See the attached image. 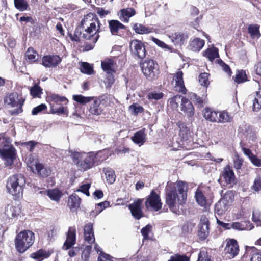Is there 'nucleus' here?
Segmentation results:
<instances>
[{"label":"nucleus","instance_id":"obj_30","mask_svg":"<svg viewBox=\"0 0 261 261\" xmlns=\"http://www.w3.org/2000/svg\"><path fill=\"white\" fill-rule=\"evenodd\" d=\"M261 108V91H257L253 96L252 110L253 112H258Z\"/></svg>","mask_w":261,"mask_h":261},{"label":"nucleus","instance_id":"obj_44","mask_svg":"<svg viewBox=\"0 0 261 261\" xmlns=\"http://www.w3.org/2000/svg\"><path fill=\"white\" fill-rule=\"evenodd\" d=\"M92 99V97H85L82 95H74L73 96V99L81 104L88 103Z\"/></svg>","mask_w":261,"mask_h":261},{"label":"nucleus","instance_id":"obj_40","mask_svg":"<svg viewBox=\"0 0 261 261\" xmlns=\"http://www.w3.org/2000/svg\"><path fill=\"white\" fill-rule=\"evenodd\" d=\"M232 120L231 117L226 111L219 112V116H218V123H226L230 122Z\"/></svg>","mask_w":261,"mask_h":261},{"label":"nucleus","instance_id":"obj_58","mask_svg":"<svg viewBox=\"0 0 261 261\" xmlns=\"http://www.w3.org/2000/svg\"><path fill=\"white\" fill-rule=\"evenodd\" d=\"M252 220L255 222H261V213L259 210H253L252 213Z\"/></svg>","mask_w":261,"mask_h":261},{"label":"nucleus","instance_id":"obj_13","mask_svg":"<svg viewBox=\"0 0 261 261\" xmlns=\"http://www.w3.org/2000/svg\"><path fill=\"white\" fill-rule=\"evenodd\" d=\"M209 221L204 216H202L199 224L198 236L201 240H205L210 233Z\"/></svg>","mask_w":261,"mask_h":261},{"label":"nucleus","instance_id":"obj_3","mask_svg":"<svg viewBox=\"0 0 261 261\" xmlns=\"http://www.w3.org/2000/svg\"><path fill=\"white\" fill-rule=\"evenodd\" d=\"M68 155L80 170L86 171L91 168L95 163V156L93 153L86 154L69 150Z\"/></svg>","mask_w":261,"mask_h":261},{"label":"nucleus","instance_id":"obj_25","mask_svg":"<svg viewBox=\"0 0 261 261\" xmlns=\"http://www.w3.org/2000/svg\"><path fill=\"white\" fill-rule=\"evenodd\" d=\"M254 226L249 221L232 223V228L237 230H250Z\"/></svg>","mask_w":261,"mask_h":261},{"label":"nucleus","instance_id":"obj_37","mask_svg":"<svg viewBox=\"0 0 261 261\" xmlns=\"http://www.w3.org/2000/svg\"><path fill=\"white\" fill-rule=\"evenodd\" d=\"M195 197L197 202L201 206H204L206 204V199L202 191L197 189L195 193Z\"/></svg>","mask_w":261,"mask_h":261},{"label":"nucleus","instance_id":"obj_27","mask_svg":"<svg viewBox=\"0 0 261 261\" xmlns=\"http://www.w3.org/2000/svg\"><path fill=\"white\" fill-rule=\"evenodd\" d=\"M100 100H95L90 107L89 111L90 114L94 115H99L102 113V109L100 106Z\"/></svg>","mask_w":261,"mask_h":261},{"label":"nucleus","instance_id":"obj_19","mask_svg":"<svg viewBox=\"0 0 261 261\" xmlns=\"http://www.w3.org/2000/svg\"><path fill=\"white\" fill-rule=\"evenodd\" d=\"M181 111L185 113L188 117H192L194 114V107L191 102L186 98H184L181 103Z\"/></svg>","mask_w":261,"mask_h":261},{"label":"nucleus","instance_id":"obj_50","mask_svg":"<svg viewBox=\"0 0 261 261\" xmlns=\"http://www.w3.org/2000/svg\"><path fill=\"white\" fill-rule=\"evenodd\" d=\"M199 81L202 86L207 87L210 84L208 74L205 72L201 73L199 76Z\"/></svg>","mask_w":261,"mask_h":261},{"label":"nucleus","instance_id":"obj_6","mask_svg":"<svg viewBox=\"0 0 261 261\" xmlns=\"http://www.w3.org/2000/svg\"><path fill=\"white\" fill-rule=\"evenodd\" d=\"M48 98L50 101V112L52 114H67V107L63 106L68 102L66 97L57 94H51Z\"/></svg>","mask_w":261,"mask_h":261},{"label":"nucleus","instance_id":"obj_59","mask_svg":"<svg viewBox=\"0 0 261 261\" xmlns=\"http://www.w3.org/2000/svg\"><path fill=\"white\" fill-rule=\"evenodd\" d=\"M46 108V106L45 104L42 103L34 108L32 111V114L33 115H36L41 111L45 110Z\"/></svg>","mask_w":261,"mask_h":261},{"label":"nucleus","instance_id":"obj_36","mask_svg":"<svg viewBox=\"0 0 261 261\" xmlns=\"http://www.w3.org/2000/svg\"><path fill=\"white\" fill-rule=\"evenodd\" d=\"M259 26L257 24H251L248 28V31L252 39H258L260 37Z\"/></svg>","mask_w":261,"mask_h":261},{"label":"nucleus","instance_id":"obj_4","mask_svg":"<svg viewBox=\"0 0 261 261\" xmlns=\"http://www.w3.org/2000/svg\"><path fill=\"white\" fill-rule=\"evenodd\" d=\"M25 179L21 174H17L10 176L7 181L6 189L9 194L19 197L22 195L23 187L25 185Z\"/></svg>","mask_w":261,"mask_h":261},{"label":"nucleus","instance_id":"obj_5","mask_svg":"<svg viewBox=\"0 0 261 261\" xmlns=\"http://www.w3.org/2000/svg\"><path fill=\"white\" fill-rule=\"evenodd\" d=\"M34 233L30 230H24L16 236L15 240V247L20 253L24 252L33 244Z\"/></svg>","mask_w":261,"mask_h":261},{"label":"nucleus","instance_id":"obj_31","mask_svg":"<svg viewBox=\"0 0 261 261\" xmlns=\"http://www.w3.org/2000/svg\"><path fill=\"white\" fill-rule=\"evenodd\" d=\"M107 182L110 184H113L116 179L115 171L110 167L104 168L103 169Z\"/></svg>","mask_w":261,"mask_h":261},{"label":"nucleus","instance_id":"obj_7","mask_svg":"<svg viewBox=\"0 0 261 261\" xmlns=\"http://www.w3.org/2000/svg\"><path fill=\"white\" fill-rule=\"evenodd\" d=\"M24 101L22 95L17 92L7 94L4 99V103L9 108H16L15 110L11 111L12 115L18 114L22 112V107Z\"/></svg>","mask_w":261,"mask_h":261},{"label":"nucleus","instance_id":"obj_49","mask_svg":"<svg viewBox=\"0 0 261 261\" xmlns=\"http://www.w3.org/2000/svg\"><path fill=\"white\" fill-rule=\"evenodd\" d=\"M247 81V77L245 71H238L236 75L235 82L238 84L243 83Z\"/></svg>","mask_w":261,"mask_h":261},{"label":"nucleus","instance_id":"obj_43","mask_svg":"<svg viewBox=\"0 0 261 261\" xmlns=\"http://www.w3.org/2000/svg\"><path fill=\"white\" fill-rule=\"evenodd\" d=\"M133 29L136 33L140 34H147L149 33L150 29L148 28L145 27L141 24L136 23L133 25Z\"/></svg>","mask_w":261,"mask_h":261},{"label":"nucleus","instance_id":"obj_45","mask_svg":"<svg viewBox=\"0 0 261 261\" xmlns=\"http://www.w3.org/2000/svg\"><path fill=\"white\" fill-rule=\"evenodd\" d=\"M15 7L19 11H23L27 9L28 5L25 0H14Z\"/></svg>","mask_w":261,"mask_h":261},{"label":"nucleus","instance_id":"obj_46","mask_svg":"<svg viewBox=\"0 0 261 261\" xmlns=\"http://www.w3.org/2000/svg\"><path fill=\"white\" fill-rule=\"evenodd\" d=\"M80 70L82 73L89 75L93 73V67L87 62H83L82 63Z\"/></svg>","mask_w":261,"mask_h":261},{"label":"nucleus","instance_id":"obj_29","mask_svg":"<svg viewBox=\"0 0 261 261\" xmlns=\"http://www.w3.org/2000/svg\"><path fill=\"white\" fill-rule=\"evenodd\" d=\"M205 42L203 40L196 38L191 41L190 46L193 51H199L204 45Z\"/></svg>","mask_w":261,"mask_h":261},{"label":"nucleus","instance_id":"obj_35","mask_svg":"<svg viewBox=\"0 0 261 261\" xmlns=\"http://www.w3.org/2000/svg\"><path fill=\"white\" fill-rule=\"evenodd\" d=\"M179 128V135L183 140H187L190 136V130L182 122L178 123Z\"/></svg>","mask_w":261,"mask_h":261},{"label":"nucleus","instance_id":"obj_63","mask_svg":"<svg viewBox=\"0 0 261 261\" xmlns=\"http://www.w3.org/2000/svg\"><path fill=\"white\" fill-rule=\"evenodd\" d=\"M45 256V253L43 250H39L38 252L31 254L32 258L38 260H42Z\"/></svg>","mask_w":261,"mask_h":261},{"label":"nucleus","instance_id":"obj_23","mask_svg":"<svg viewBox=\"0 0 261 261\" xmlns=\"http://www.w3.org/2000/svg\"><path fill=\"white\" fill-rule=\"evenodd\" d=\"M109 28L113 35L118 34L119 29H125L126 27L117 20H111L108 21Z\"/></svg>","mask_w":261,"mask_h":261},{"label":"nucleus","instance_id":"obj_20","mask_svg":"<svg viewBox=\"0 0 261 261\" xmlns=\"http://www.w3.org/2000/svg\"><path fill=\"white\" fill-rule=\"evenodd\" d=\"M84 239L89 244H92L95 242V237L94 235L93 224L91 223H88L84 226Z\"/></svg>","mask_w":261,"mask_h":261},{"label":"nucleus","instance_id":"obj_61","mask_svg":"<svg viewBox=\"0 0 261 261\" xmlns=\"http://www.w3.org/2000/svg\"><path fill=\"white\" fill-rule=\"evenodd\" d=\"M113 74V73H107V79L106 81L107 88H110L115 81Z\"/></svg>","mask_w":261,"mask_h":261},{"label":"nucleus","instance_id":"obj_28","mask_svg":"<svg viewBox=\"0 0 261 261\" xmlns=\"http://www.w3.org/2000/svg\"><path fill=\"white\" fill-rule=\"evenodd\" d=\"M121 13L120 20L122 22L127 23L129 21V18L135 14V11L132 8H128L121 10Z\"/></svg>","mask_w":261,"mask_h":261},{"label":"nucleus","instance_id":"obj_55","mask_svg":"<svg viewBox=\"0 0 261 261\" xmlns=\"http://www.w3.org/2000/svg\"><path fill=\"white\" fill-rule=\"evenodd\" d=\"M91 249V246H87L84 248V250L83 251V252L82 253V255H81L82 259L83 260L86 261L88 259L89 255H90Z\"/></svg>","mask_w":261,"mask_h":261},{"label":"nucleus","instance_id":"obj_1","mask_svg":"<svg viewBox=\"0 0 261 261\" xmlns=\"http://www.w3.org/2000/svg\"><path fill=\"white\" fill-rule=\"evenodd\" d=\"M100 26V21L96 14L90 13L84 16L71 39L77 42L81 38L86 40L92 39L93 42L95 43L99 38V33L102 31Z\"/></svg>","mask_w":261,"mask_h":261},{"label":"nucleus","instance_id":"obj_41","mask_svg":"<svg viewBox=\"0 0 261 261\" xmlns=\"http://www.w3.org/2000/svg\"><path fill=\"white\" fill-rule=\"evenodd\" d=\"M204 56L210 61H212L219 56L218 50L217 48L207 49L204 53Z\"/></svg>","mask_w":261,"mask_h":261},{"label":"nucleus","instance_id":"obj_62","mask_svg":"<svg viewBox=\"0 0 261 261\" xmlns=\"http://www.w3.org/2000/svg\"><path fill=\"white\" fill-rule=\"evenodd\" d=\"M151 230V226L150 225H147L141 229V233L143 236L144 239L146 240L148 239V233Z\"/></svg>","mask_w":261,"mask_h":261},{"label":"nucleus","instance_id":"obj_22","mask_svg":"<svg viewBox=\"0 0 261 261\" xmlns=\"http://www.w3.org/2000/svg\"><path fill=\"white\" fill-rule=\"evenodd\" d=\"M101 68L107 73H114L115 72V63L110 59H106L101 61Z\"/></svg>","mask_w":261,"mask_h":261},{"label":"nucleus","instance_id":"obj_42","mask_svg":"<svg viewBox=\"0 0 261 261\" xmlns=\"http://www.w3.org/2000/svg\"><path fill=\"white\" fill-rule=\"evenodd\" d=\"M109 205V202L105 201L99 203L97 204V207L95 211H93L90 213V216H95L99 214L103 209L106 208Z\"/></svg>","mask_w":261,"mask_h":261},{"label":"nucleus","instance_id":"obj_18","mask_svg":"<svg viewBox=\"0 0 261 261\" xmlns=\"http://www.w3.org/2000/svg\"><path fill=\"white\" fill-rule=\"evenodd\" d=\"M221 179H223L227 184H231L235 181L234 173L229 165L224 168Z\"/></svg>","mask_w":261,"mask_h":261},{"label":"nucleus","instance_id":"obj_2","mask_svg":"<svg viewBox=\"0 0 261 261\" xmlns=\"http://www.w3.org/2000/svg\"><path fill=\"white\" fill-rule=\"evenodd\" d=\"M187 187L181 181L177 182L176 185L168 183L166 188V203L171 212L180 214L187 199Z\"/></svg>","mask_w":261,"mask_h":261},{"label":"nucleus","instance_id":"obj_17","mask_svg":"<svg viewBox=\"0 0 261 261\" xmlns=\"http://www.w3.org/2000/svg\"><path fill=\"white\" fill-rule=\"evenodd\" d=\"M173 80L175 82V88L176 90L183 94H186L187 90L184 85L182 72L181 71H178L174 75Z\"/></svg>","mask_w":261,"mask_h":261},{"label":"nucleus","instance_id":"obj_52","mask_svg":"<svg viewBox=\"0 0 261 261\" xmlns=\"http://www.w3.org/2000/svg\"><path fill=\"white\" fill-rule=\"evenodd\" d=\"M189 258L185 255L175 254L171 256L168 261H189Z\"/></svg>","mask_w":261,"mask_h":261},{"label":"nucleus","instance_id":"obj_64","mask_svg":"<svg viewBox=\"0 0 261 261\" xmlns=\"http://www.w3.org/2000/svg\"><path fill=\"white\" fill-rule=\"evenodd\" d=\"M252 163L257 167L261 166V160L257 158L256 155L253 154L249 159Z\"/></svg>","mask_w":261,"mask_h":261},{"label":"nucleus","instance_id":"obj_57","mask_svg":"<svg viewBox=\"0 0 261 261\" xmlns=\"http://www.w3.org/2000/svg\"><path fill=\"white\" fill-rule=\"evenodd\" d=\"M30 93L31 95L34 97L39 96L41 92V88L37 85H35L33 87H31L30 89Z\"/></svg>","mask_w":261,"mask_h":261},{"label":"nucleus","instance_id":"obj_53","mask_svg":"<svg viewBox=\"0 0 261 261\" xmlns=\"http://www.w3.org/2000/svg\"><path fill=\"white\" fill-rule=\"evenodd\" d=\"M197 261H212L211 256L204 250H201L198 254Z\"/></svg>","mask_w":261,"mask_h":261},{"label":"nucleus","instance_id":"obj_60","mask_svg":"<svg viewBox=\"0 0 261 261\" xmlns=\"http://www.w3.org/2000/svg\"><path fill=\"white\" fill-rule=\"evenodd\" d=\"M90 187V184H86L82 185L79 190H77V192H81L87 196H89L90 195V193L89 192V189Z\"/></svg>","mask_w":261,"mask_h":261},{"label":"nucleus","instance_id":"obj_11","mask_svg":"<svg viewBox=\"0 0 261 261\" xmlns=\"http://www.w3.org/2000/svg\"><path fill=\"white\" fill-rule=\"evenodd\" d=\"M145 205L147 210L156 212L161 208L162 203L160 196L154 190H152L146 199Z\"/></svg>","mask_w":261,"mask_h":261},{"label":"nucleus","instance_id":"obj_39","mask_svg":"<svg viewBox=\"0 0 261 261\" xmlns=\"http://www.w3.org/2000/svg\"><path fill=\"white\" fill-rule=\"evenodd\" d=\"M47 195L53 200L58 201L62 196V193L59 190L54 189L47 191Z\"/></svg>","mask_w":261,"mask_h":261},{"label":"nucleus","instance_id":"obj_47","mask_svg":"<svg viewBox=\"0 0 261 261\" xmlns=\"http://www.w3.org/2000/svg\"><path fill=\"white\" fill-rule=\"evenodd\" d=\"M221 199L230 206L234 200V195L232 192L227 191Z\"/></svg>","mask_w":261,"mask_h":261},{"label":"nucleus","instance_id":"obj_54","mask_svg":"<svg viewBox=\"0 0 261 261\" xmlns=\"http://www.w3.org/2000/svg\"><path fill=\"white\" fill-rule=\"evenodd\" d=\"M129 110L133 113L134 115H137L139 113H141L143 111V108L137 104H133L130 105L129 107Z\"/></svg>","mask_w":261,"mask_h":261},{"label":"nucleus","instance_id":"obj_12","mask_svg":"<svg viewBox=\"0 0 261 261\" xmlns=\"http://www.w3.org/2000/svg\"><path fill=\"white\" fill-rule=\"evenodd\" d=\"M227 257L229 259L234 258L238 255L239 251V245L237 241L234 239H229L227 241L224 250Z\"/></svg>","mask_w":261,"mask_h":261},{"label":"nucleus","instance_id":"obj_21","mask_svg":"<svg viewBox=\"0 0 261 261\" xmlns=\"http://www.w3.org/2000/svg\"><path fill=\"white\" fill-rule=\"evenodd\" d=\"M20 212V207L18 205L10 204L5 207V214L9 218L12 219L18 216Z\"/></svg>","mask_w":261,"mask_h":261},{"label":"nucleus","instance_id":"obj_9","mask_svg":"<svg viewBox=\"0 0 261 261\" xmlns=\"http://www.w3.org/2000/svg\"><path fill=\"white\" fill-rule=\"evenodd\" d=\"M0 154L5 161L6 166H11L16 157V150L13 146L5 144L3 148H0Z\"/></svg>","mask_w":261,"mask_h":261},{"label":"nucleus","instance_id":"obj_26","mask_svg":"<svg viewBox=\"0 0 261 261\" xmlns=\"http://www.w3.org/2000/svg\"><path fill=\"white\" fill-rule=\"evenodd\" d=\"M170 38L175 44L181 45L187 40L188 35L184 33L177 32L172 34Z\"/></svg>","mask_w":261,"mask_h":261},{"label":"nucleus","instance_id":"obj_10","mask_svg":"<svg viewBox=\"0 0 261 261\" xmlns=\"http://www.w3.org/2000/svg\"><path fill=\"white\" fill-rule=\"evenodd\" d=\"M129 48L132 56L142 59L146 56V49L144 43L140 40L134 39L129 43Z\"/></svg>","mask_w":261,"mask_h":261},{"label":"nucleus","instance_id":"obj_34","mask_svg":"<svg viewBox=\"0 0 261 261\" xmlns=\"http://www.w3.org/2000/svg\"><path fill=\"white\" fill-rule=\"evenodd\" d=\"M81 199L76 195L72 194L68 198V205L71 209H76L80 206Z\"/></svg>","mask_w":261,"mask_h":261},{"label":"nucleus","instance_id":"obj_32","mask_svg":"<svg viewBox=\"0 0 261 261\" xmlns=\"http://www.w3.org/2000/svg\"><path fill=\"white\" fill-rule=\"evenodd\" d=\"M229 205L220 199L215 205V212L218 215L224 214L228 208Z\"/></svg>","mask_w":261,"mask_h":261},{"label":"nucleus","instance_id":"obj_56","mask_svg":"<svg viewBox=\"0 0 261 261\" xmlns=\"http://www.w3.org/2000/svg\"><path fill=\"white\" fill-rule=\"evenodd\" d=\"M252 189L255 191H259L261 190V177H257L254 181L252 186Z\"/></svg>","mask_w":261,"mask_h":261},{"label":"nucleus","instance_id":"obj_38","mask_svg":"<svg viewBox=\"0 0 261 261\" xmlns=\"http://www.w3.org/2000/svg\"><path fill=\"white\" fill-rule=\"evenodd\" d=\"M184 98L180 95H176L169 99V105L173 109H176L178 107L179 104L181 103Z\"/></svg>","mask_w":261,"mask_h":261},{"label":"nucleus","instance_id":"obj_14","mask_svg":"<svg viewBox=\"0 0 261 261\" xmlns=\"http://www.w3.org/2000/svg\"><path fill=\"white\" fill-rule=\"evenodd\" d=\"M143 201V199H138L128 205V208L131 212L132 216L136 219L139 220L143 216L141 210V204Z\"/></svg>","mask_w":261,"mask_h":261},{"label":"nucleus","instance_id":"obj_33","mask_svg":"<svg viewBox=\"0 0 261 261\" xmlns=\"http://www.w3.org/2000/svg\"><path fill=\"white\" fill-rule=\"evenodd\" d=\"M204 117L211 122H216V121H218V113L211 109L206 108L204 112Z\"/></svg>","mask_w":261,"mask_h":261},{"label":"nucleus","instance_id":"obj_15","mask_svg":"<svg viewBox=\"0 0 261 261\" xmlns=\"http://www.w3.org/2000/svg\"><path fill=\"white\" fill-rule=\"evenodd\" d=\"M76 241V231L73 227H70L68 229L67 234L66 240L64 243L63 249L68 250L72 247Z\"/></svg>","mask_w":261,"mask_h":261},{"label":"nucleus","instance_id":"obj_24","mask_svg":"<svg viewBox=\"0 0 261 261\" xmlns=\"http://www.w3.org/2000/svg\"><path fill=\"white\" fill-rule=\"evenodd\" d=\"M146 135L144 129H141L136 132L132 137V141L139 146L142 145L146 141Z\"/></svg>","mask_w":261,"mask_h":261},{"label":"nucleus","instance_id":"obj_48","mask_svg":"<svg viewBox=\"0 0 261 261\" xmlns=\"http://www.w3.org/2000/svg\"><path fill=\"white\" fill-rule=\"evenodd\" d=\"M38 55L33 48L29 47L25 53V56L29 60L35 62L37 60Z\"/></svg>","mask_w":261,"mask_h":261},{"label":"nucleus","instance_id":"obj_16","mask_svg":"<svg viewBox=\"0 0 261 261\" xmlns=\"http://www.w3.org/2000/svg\"><path fill=\"white\" fill-rule=\"evenodd\" d=\"M61 61L59 56H45L42 58V64L46 67H56Z\"/></svg>","mask_w":261,"mask_h":261},{"label":"nucleus","instance_id":"obj_51","mask_svg":"<svg viewBox=\"0 0 261 261\" xmlns=\"http://www.w3.org/2000/svg\"><path fill=\"white\" fill-rule=\"evenodd\" d=\"M35 168L38 174L42 177H46L48 175L47 171L44 168V167L42 164L40 163H36L35 165Z\"/></svg>","mask_w":261,"mask_h":261},{"label":"nucleus","instance_id":"obj_8","mask_svg":"<svg viewBox=\"0 0 261 261\" xmlns=\"http://www.w3.org/2000/svg\"><path fill=\"white\" fill-rule=\"evenodd\" d=\"M143 74L149 80H155L159 74L158 64L153 60H145L140 63Z\"/></svg>","mask_w":261,"mask_h":261}]
</instances>
